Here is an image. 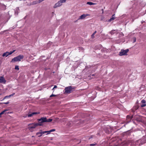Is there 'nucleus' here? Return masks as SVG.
Masks as SVG:
<instances>
[{
  "label": "nucleus",
  "instance_id": "nucleus-1",
  "mask_svg": "<svg viewBox=\"0 0 146 146\" xmlns=\"http://www.w3.org/2000/svg\"><path fill=\"white\" fill-rule=\"evenodd\" d=\"M130 145H140L146 143V135L145 137H143V139H139L137 141H134L132 140H129V141Z\"/></svg>",
  "mask_w": 146,
  "mask_h": 146
},
{
  "label": "nucleus",
  "instance_id": "nucleus-2",
  "mask_svg": "<svg viewBox=\"0 0 146 146\" xmlns=\"http://www.w3.org/2000/svg\"><path fill=\"white\" fill-rule=\"evenodd\" d=\"M24 58V56L23 55H20L17 57H16L13 58L12 60V62H15L17 61H20L21 60L23 59Z\"/></svg>",
  "mask_w": 146,
  "mask_h": 146
},
{
  "label": "nucleus",
  "instance_id": "nucleus-3",
  "mask_svg": "<svg viewBox=\"0 0 146 146\" xmlns=\"http://www.w3.org/2000/svg\"><path fill=\"white\" fill-rule=\"evenodd\" d=\"M66 0H60L55 4L53 7L56 8L57 7L60 6L62 5V3L66 2Z\"/></svg>",
  "mask_w": 146,
  "mask_h": 146
},
{
  "label": "nucleus",
  "instance_id": "nucleus-4",
  "mask_svg": "<svg viewBox=\"0 0 146 146\" xmlns=\"http://www.w3.org/2000/svg\"><path fill=\"white\" fill-rule=\"evenodd\" d=\"M38 125L41 126L42 124L40 123L33 124L30 125L28 127V128L30 131H31L32 129L35 128L36 126Z\"/></svg>",
  "mask_w": 146,
  "mask_h": 146
},
{
  "label": "nucleus",
  "instance_id": "nucleus-5",
  "mask_svg": "<svg viewBox=\"0 0 146 146\" xmlns=\"http://www.w3.org/2000/svg\"><path fill=\"white\" fill-rule=\"evenodd\" d=\"M129 51V49H127L125 50H122L119 53V55L122 56L124 55H126L127 53Z\"/></svg>",
  "mask_w": 146,
  "mask_h": 146
},
{
  "label": "nucleus",
  "instance_id": "nucleus-6",
  "mask_svg": "<svg viewBox=\"0 0 146 146\" xmlns=\"http://www.w3.org/2000/svg\"><path fill=\"white\" fill-rule=\"evenodd\" d=\"M15 51V50H14L13 51H11L10 52H7L5 53H4L3 54L2 56L3 57L5 56L6 57L7 56H9V55H10L12 54L13 52H14Z\"/></svg>",
  "mask_w": 146,
  "mask_h": 146
},
{
  "label": "nucleus",
  "instance_id": "nucleus-7",
  "mask_svg": "<svg viewBox=\"0 0 146 146\" xmlns=\"http://www.w3.org/2000/svg\"><path fill=\"white\" fill-rule=\"evenodd\" d=\"M46 117H42L40 119H38V121L39 122V123H38L40 124V123H42L45 122H46Z\"/></svg>",
  "mask_w": 146,
  "mask_h": 146
},
{
  "label": "nucleus",
  "instance_id": "nucleus-8",
  "mask_svg": "<svg viewBox=\"0 0 146 146\" xmlns=\"http://www.w3.org/2000/svg\"><path fill=\"white\" fill-rule=\"evenodd\" d=\"M72 89V87L71 86L67 87L65 89V92L67 93H70L71 92Z\"/></svg>",
  "mask_w": 146,
  "mask_h": 146
},
{
  "label": "nucleus",
  "instance_id": "nucleus-9",
  "mask_svg": "<svg viewBox=\"0 0 146 146\" xmlns=\"http://www.w3.org/2000/svg\"><path fill=\"white\" fill-rule=\"evenodd\" d=\"M6 80L3 76H0V83L5 84Z\"/></svg>",
  "mask_w": 146,
  "mask_h": 146
},
{
  "label": "nucleus",
  "instance_id": "nucleus-10",
  "mask_svg": "<svg viewBox=\"0 0 146 146\" xmlns=\"http://www.w3.org/2000/svg\"><path fill=\"white\" fill-rule=\"evenodd\" d=\"M89 15L88 14H83L81 16H80L79 17V19H84L86 16H89Z\"/></svg>",
  "mask_w": 146,
  "mask_h": 146
},
{
  "label": "nucleus",
  "instance_id": "nucleus-11",
  "mask_svg": "<svg viewBox=\"0 0 146 146\" xmlns=\"http://www.w3.org/2000/svg\"><path fill=\"white\" fill-rule=\"evenodd\" d=\"M39 113H39V112H33L31 114H29L28 115V117H31L33 116L34 115H36L37 114H39Z\"/></svg>",
  "mask_w": 146,
  "mask_h": 146
},
{
  "label": "nucleus",
  "instance_id": "nucleus-12",
  "mask_svg": "<svg viewBox=\"0 0 146 146\" xmlns=\"http://www.w3.org/2000/svg\"><path fill=\"white\" fill-rule=\"evenodd\" d=\"M15 93H13L12 94H11L9 96H6L4 97V98L3 99V100L9 98L10 97L14 96L15 95Z\"/></svg>",
  "mask_w": 146,
  "mask_h": 146
},
{
  "label": "nucleus",
  "instance_id": "nucleus-13",
  "mask_svg": "<svg viewBox=\"0 0 146 146\" xmlns=\"http://www.w3.org/2000/svg\"><path fill=\"white\" fill-rule=\"evenodd\" d=\"M115 15L113 14L112 15V17L111 18L108 20V22H110L111 21L113 20L114 19H115Z\"/></svg>",
  "mask_w": 146,
  "mask_h": 146
},
{
  "label": "nucleus",
  "instance_id": "nucleus-14",
  "mask_svg": "<svg viewBox=\"0 0 146 146\" xmlns=\"http://www.w3.org/2000/svg\"><path fill=\"white\" fill-rule=\"evenodd\" d=\"M19 11V8H17L15 9V14L18 15Z\"/></svg>",
  "mask_w": 146,
  "mask_h": 146
},
{
  "label": "nucleus",
  "instance_id": "nucleus-15",
  "mask_svg": "<svg viewBox=\"0 0 146 146\" xmlns=\"http://www.w3.org/2000/svg\"><path fill=\"white\" fill-rule=\"evenodd\" d=\"M117 31L116 30H112L110 31V33L112 35H113L114 33H116Z\"/></svg>",
  "mask_w": 146,
  "mask_h": 146
},
{
  "label": "nucleus",
  "instance_id": "nucleus-16",
  "mask_svg": "<svg viewBox=\"0 0 146 146\" xmlns=\"http://www.w3.org/2000/svg\"><path fill=\"white\" fill-rule=\"evenodd\" d=\"M48 133V131H41V133H40V135L39 136H42V134Z\"/></svg>",
  "mask_w": 146,
  "mask_h": 146
},
{
  "label": "nucleus",
  "instance_id": "nucleus-17",
  "mask_svg": "<svg viewBox=\"0 0 146 146\" xmlns=\"http://www.w3.org/2000/svg\"><path fill=\"white\" fill-rule=\"evenodd\" d=\"M55 131V129H51V130H50V131H48V133H47L46 134L47 135L48 134H50V132H52L54 131Z\"/></svg>",
  "mask_w": 146,
  "mask_h": 146
},
{
  "label": "nucleus",
  "instance_id": "nucleus-18",
  "mask_svg": "<svg viewBox=\"0 0 146 146\" xmlns=\"http://www.w3.org/2000/svg\"><path fill=\"white\" fill-rule=\"evenodd\" d=\"M87 4L90 5H94L96 3H94L91 2H88L87 3Z\"/></svg>",
  "mask_w": 146,
  "mask_h": 146
},
{
  "label": "nucleus",
  "instance_id": "nucleus-19",
  "mask_svg": "<svg viewBox=\"0 0 146 146\" xmlns=\"http://www.w3.org/2000/svg\"><path fill=\"white\" fill-rule=\"evenodd\" d=\"M7 110H3V111H2V112H1L0 113V115H2V114H4V113H5V112L6 111H7Z\"/></svg>",
  "mask_w": 146,
  "mask_h": 146
},
{
  "label": "nucleus",
  "instance_id": "nucleus-20",
  "mask_svg": "<svg viewBox=\"0 0 146 146\" xmlns=\"http://www.w3.org/2000/svg\"><path fill=\"white\" fill-rule=\"evenodd\" d=\"M52 120V119H47L46 118V122H50Z\"/></svg>",
  "mask_w": 146,
  "mask_h": 146
},
{
  "label": "nucleus",
  "instance_id": "nucleus-21",
  "mask_svg": "<svg viewBox=\"0 0 146 146\" xmlns=\"http://www.w3.org/2000/svg\"><path fill=\"white\" fill-rule=\"evenodd\" d=\"M96 33V31H95L93 34L91 36L92 38H94V35Z\"/></svg>",
  "mask_w": 146,
  "mask_h": 146
},
{
  "label": "nucleus",
  "instance_id": "nucleus-22",
  "mask_svg": "<svg viewBox=\"0 0 146 146\" xmlns=\"http://www.w3.org/2000/svg\"><path fill=\"white\" fill-rule=\"evenodd\" d=\"M2 8L3 9H6V6L4 5H1Z\"/></svg>",
  "mask_w": 146,
  "mask_h": 146
},
{
  "label": "nucleus",
  "instance_id": "nucleus-23",
  "mask_svg": "<svg viewBox=\"0 0 146 146\" xmlns=\"http://www.w3.org/2000/svg\"><path fill=\"white\" fill-rule=\"evenodd\" d=\"M40 133H41V131L37 132L36 133V135L38 136V137H40L41 136H39L40 135Z\"/></svg>",
  "mask_w": 146,
  "mask_h": 146
},
{
  "label": "nucleus",
  "instance_id": "nucleus-24",
  "mask_svg": "<svg viewBox=\"0 0 146 146\" xmlns=\"http://www.w3.org/2000/svg\"><path fill=\"white\" fill-rule=\"evenodd\" d=\"M15 70H19V66H15Z\"/></svg>",
  "mask_w": 146,
  "mask_h": 146
},
{
  "label": "nucleus",
  "instance_id": "nucleus-25",
  "mask_svg": "<svg viewBox=\"0 0 146 146\" xmlns=\"http://www.w3.org/2000/svg\"><path fill=\"white\" fill-rule=\"evenodd\" d=\"M146 106V104H145L143 103L142 105H141V107H144Z\"/></svg>",
  "mask_w": 146,
  "mask_h": 146
},
{
  "label": "nucleus",
  "instance_id": "nucleus-26",
  "mask_svg": "<svg viewBox=\"0 0 146 146\" xmlns=\"http://www.w3.org/2000/svg\"><path fill=\"white\" fill-rule=\"evenodd\" d=\"M141 102L145 104V100H142Z\"/></svg>",
  "mask_w": 146,
  "mask_h": 146
},
{
  "label": "nucleus",
  "instance_id": "nucleus-27",
  "mask_svg": "<svg viewBox=\"0 0 146 146\" xmlns=\"http://www.w3.org/2000/svg\"><path fill=\"white\" fill-rule=\"evenodd\" d=\"M9 103V102H4V103H3V104H8Z\"/></svg>",
  "mask_w": 146,
  "mask_h": 146
},
{
  "label": "nucleus",
  "instance_id": "nucleus-28",
  "mask_svg": "<svg viewBox=\"0 0 146 146\" xmlns=\"http://www.w3.org/2000/svg\"><path fill=\"white\" fill-rule=\"evenodd\" d=\"M56 96V95H54L52 94L50 96V97H51L53 96Z\"/></svg>",
  "mask_w": 146,
  "mask_h": 146
},
{
  "label": "nucleus",
  "instance_id": "nucleus-29",
  "mask_svg": "<svg viewBox=\"0 0 146 146\" xmlns=\"http://www.w3.org/2000/svg\"><path fill=\"white\" fill-rule=\"evenodd\" d=\"M44 0H39L38 1V3H40L41 2L44 1Z\"/></svg>",
  "mask_w": 146,
  "mask_h": 146
},
{
  "label": "nucleus",
  "instance_id": "nucleus-30",
  "mask_svg": "<svg viewBox=\"0 0 146 146\" xmlns=\"http://www.w3.org/2000/svg\"><path fill=\"white\" fill-rule=\"evenodd\" d=\"M95 145V144H91L90 145L91 146H94V145Z\"/></svg>",
  "mask_w": 146,
  "mask_h": 146
},
{
  "label": "nucleus",
  "instance_id": "nucleus-31",
  "mask_svg": "<svg viewBox=\"0 0 146 146\" xmlns=\"http://www.w3.org/2000/svg\"><path fill=\"white\" fill-rule=\"evenodd\" d=\"M57 88V86L56 85H55L54 87V88L55 89Z\"/></svg>",
  "mask_w": 146,
  "mask_h": 146
},
{
  "label": "nucleus",
  "instance_id": "nucleus-32",
  "mask_svg": "<svg viewBox=\"0 0 146 146\" xmlns=\"http://www.w3.org/2000/svg\"><path fill=\"white\" fill-rule=\"evenodd\" d=\"M5 31H3V32H1V34H3V33H4V32Z\"/></svg>",
  "mask_w": 146,
  "mask_h": 146
},
{
  "label": "nucleus",
  "instance_id": "nucleus-33",
  "mask_svg": "<svg viewBox=\"0 0 146 146\" xmlns=\"http://www.w3.org/2000/svg\"><path fill=\"white\" fill-rule=\"evenodd\" d=\"M136 41V38H134V41L133 42H135Z\"/></svg>",
  "mask_w": 146,
  "mask_h": 146
},
{
  "label": "nucleus",
  "instance_id": "nucleus-34",
  "mask_svg": "<svg viewBox=\"0 0 146 146\" xmlns=\"http://www.w3.org/2000/svg\"><path fill=\"white\" fill-rule=\"evenodd\" d=\"M50 44V43H48V44H47V45H48H48H49V44Z\"/></svg>",
  "mask_w": 146,
  "mask_h": 146
},
{
  "label": "nucleus",
  "instance_id": "nucleus-35",
  "mask_svg": "<svg viewBox=\"0 0 146 146\" xmlns=\"http://www.w3.org/2000/svg\"><path fill=\"white\" fill-rule=\"evenodd\" d=\"M102 10L103 11L102 12V13H103V10L102 9Z\"/></svg>",
  "mask_w": 146,
  "mask_h": 146
},
{
  "label": "nucleus",
  "instance_id": "nucleus-36",
  "mask_svg": "<svg viewBox=\"0 0 146 146\" xmlns=\"http://www.w3.org/2000/svg\"><path fill=\"white\" fill-rule=\"evenodd\" d=\"M54 88H53L52 89V90H54Z\"/></svg>",
  "mask_w": 146,
  "mask_h": 146
},
{
  "label": "nucleus",
  "instance_id": "nucleus-37",
  "mask_svg": "<svg viewBox=\"0 0 146 146\" xmlns=\"http://www.w3.org/2000/svg\"><path fill=\"white\" fill-rule=\"evenodd\" d=\"M1 115H0V117H1Z\"/></svg>",
  "mask_w": 146,
  "mask_h": 146
}]
</instances>
